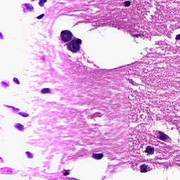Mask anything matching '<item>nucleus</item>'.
Returning a JSON list of instances; mask_svg holds the SVG:
<instances>
[{"label": "nucleus", "instance_id": "obj_8", "mask_svg": "<svg viewBox=\"0 0 180 180\" xmlns=\"http://www.w3.org/2000/svg\"><path fill=\"white\" fill-rule=\"evenodd\" d=\"M41 94H50L51 91L49 88L42 89L41 91Z\"/></svg>", "mask_w": 180, "mask_h": 180}, {"label": "nucleus", "instance_id": "obj_18", "mask_svg": "<svg viewBox=\"0 0 180 180\" xmlns=\"http://www.w3.org/2000/svg\"><path fill=\"white\" fill-rule=\"evenodd\" d=\"M175 40H180V34L176 35Z\"/></svg>", "mask_w": 180, "mask_h": 180}, {"label": "nucleus", "instance_id": "obj_13", "mask_svg": "<svg viewBox=\"0 0 180 180\" xmlns=\"http://www.w3.org/2000/svg\"><path fill=\"white\" fill-rule=\"evenodd\" d=\"M144 37V34H132V37H134V38H136V37Z\"/></svg>", "mask_w": 180, "mask_h": 180}, {"label": "nucleus", "instance_id": "obj_9", "mask_svg": "<svg viewBox=\"0 0 180 180\" xmlns=\"http://www.w3.org/2000/svg\"><path fill=\"white\" fill-rule=\"evenodd\" d=\"M16 129H18V130H23L25 129V127L22 124H17L15 125Z\"/></svg>", "mask_w": 180, "mask_h": 180}, {"label": "nucleus", "instance_id": "obj_22", "mask_svg": "<svg viewBox=\"0 0 180 180\" xmlns=\"http://www.w3.org/2000/svg\"><path fill=\"white\" fill-rule=\"evenodd\" d=\"M8 172H12V170L11 169H8Z\"/></svg>", "mask_w": 180, "mask_h": 180}, {"label": "nucleus", "instance_id": "obj_16", "mask_svg": "<svg viewBox=\"0 0 180 180\" xmlns=\"http://www.w3.org/2000/svg\"><path fill=\"white\" fill-rule=\"evenodd\" d=\"M13 81H14V82H16V84H18V85H19V84H20V82H19V79L16 77L13 78Z\"/></svg>", "mask_w": 180, "mask_h": 180}, {"label": "nucleus", "instance_id": "obj_12", "mask_svg": "<svg viewBox=\"0 0 180 180\" xmlns=\"http://www.w3.org/2000/svg\"><path fill=\"white\" fill-rule=\"evenodd\" d=\"M18 115L22 116V117H27L29 116V114L26 112H18Z\"/></svg>", "mask_w": 180, "mask_h": 180}, {"label": "nucleus", "instance_id": "obj_10", "mask_svg": "<svg viewBox=\"0 0 180 180\" xmlns=\"http://www.w3.org/2000/svg\"><path fill=\"white\" fill-rule=\"evenodd\" d=\"M130 5H131V2L130 1H126L124 2V6H125L126 8H129Z\"/></svg>", "mask_w": 180, "mask_h": 180}, {"label": "nucleus", "instance_id": "obj_6", "mask_svg": "<svg viewBox=\"0 0 180 180\" xmlns=\"http://www.w3.org/2000/svg\"><path fill=\"white\" fill-rule=\"evenodd\" d=\"M148 172V170H147V165H141L140 172L145 173V172Z\"/></svg>", "mask_w": 180, "mask_h": 180}, {"label": "nucleus", "instance_id": "obj_4", "mask_svg": "<svg viewBox=\"0 0 180 180\" xmlns=\"http://www.w3.org/2000/svg\"><path fill=\"white\" fill-rule=\"evenodd\" d=\"M154 147H152L151 146H148L146 148L145 153L146 154H148L149 155H153L154 154Z\"/></svg>", "mask_w": 180, "mask_h": 180}, {"label": "nucleus", "instance_id": "obj_17", "mask_svg": "<svg viewBox=\"0 0 180 180\" xmlns=\"http://www.w3.org/2000/svg\"><path fill=\"white\" fill-rule=\"evenodd\" d=\"M44 17V14H41V15H38L37 18V19H42Z\"/></svg>", "mask_w": 180, "mask_h": 180}, {"label": "nucleus", "instance_id": "obj_11", "mask_svg": "<svg viewBox=\"0 0 180 180\" xmlns=\"http://www.w3.org/2000/svg\"><path fill=\"white\" fill-rule=\"evenodd\" d=\"M47 2V0H39V6H44V4Z\"/></svg>", "mask_w": 180, "mask_h": 180}, {"label": "nucleus", "instance_id": "obj_5", "mask_svg": "<svg viewBox=\"0 0 180 180\" xmlns=\"http://www.w3.org/2000/svg\"><path fill=\"white\" fill-rule=\"evenodd\" d=\"M103 157V153H93L92 158L95 160H102Z\"/></svg>", "mask_w": 180, "mask_h": 180}, {"label": "nucleus", "instance_id": "obj_7", "mask_svg": "<svg viewBox=\"0 0 180 180\" xmlns=\"http://www.w3.org/2000/svg\"><path fill=\"white\" fill-rule=\"evenodd\" d=\"M24 5L27 9V11H33L34 9L33 6L30 5V4H25Z\"/></svg>", "mask_w": 180, "mask_h": 180}, {"label": "nucleus", "instance_id": "obj_1", "mask_svg": "<svg viewBox=\"0 0 180 180\" xmlns=\"http://www.w3.org/2000/svg\"><path fill=\"white\" fill-rule=\"evenodd\" d=\"M82 44V40L81 39H73L70 42L66 44V47L72 53H78L81 50V45Z\"/></svg>", "mask_w": 180, "mask_h": 180}, {"label": "nucleus", "instance_id": "obj_20", "mask_svg": "<svg viewBox=\"0 0 180 180\" xmlns=\"http://www.w3.org/2000/svg\"><path fill=\"white\" fill-rule=\"evenodd\" d=\"M13 110H19V108H15V107H13Z\"/></svg>", "mask_w": 180, "mask_h": 180}, {"label": "nucleus", "instance_id": "obj_21", "mask_svg": "<svg viewBox=\"0 0 180 180\" xmlns=\"http://www.w3.org/2000/svg\"><path fill=\"white\" fill-rule=\"evenodd\" d=\"M0 37L1 39H2L4 37V36L2 35V33L0 32Z\"/></svg>", "mask_w": 180, "mask_h": 180}, {"label": "nucleus", "instance_id": "obj_15", "mask_svg": "<svg viewBox=\"0 0 180 180\" xmlns=\"http://www.w3.org/2000/svg\"><path fill=\"white\" fill-rule=\"evenodd\" d=\"M26 154L28 157V158H33V155H32V153L29 151L26 152Z\"/></svg>", "mask_w": 180, "mask_h": 180}, {"label": "nucleus", "instance_id": "obj_2", "mask_svg": "<svg viewBox=\"0 0 180 180\" xmlns=\"http://www.w3.org/2000/svg\"><path fill=\"white\" fill-rule=\"evenodd\" d=\"M60 39L63 43H70L72 39V32L67 30L61 31Z\"/></svg>", "mask_w": 180, "mask_h": 180}, {"label": "nucleus", "instance_id": "obj_14", "mask_svg": "<svg viewBox=\"0 0 180 180\" xmlns=\"http://www.w3.org/2000/svg\"><path fill=\"white\" fill-rule=\"evenodd\" d=\"M63 175L67 176V175H70V170L65 169L64 170Z\"/></svg>", "mask_w": 180, "mask_h": 180}, {"label": "nucleus", "instance_id": "obj_19", "mask_svg": "<svg viewBox=\"0 0 180 180\" xmlns=\"http://www.w3.org/2000/svg\"><path fill=\"white\" fill-rule=\"evenodd\" d=\"M2 84H4L5 85V86H8V84H7V83H6V82H2Z\"/></svg>", "mask_w": 180, "mask_h": 180}, {"label": "nucleus", "instance_id": "obj_3", "mask_svg": "<svg viewBox=\"0 0 180 180\" xmlns=\"http://www.w3.org/2000/svg\"><path fill=\"white\" fill-rule=\"evenodd\" d=\"M158 134H159V136H157V139L161 140V141H167V140L169 139V136H168V135L165 134L164 132L161 131H158Z\"/></svg>", "mask_w": 180, "mask_h": 180}, {"label": "nucleus", "instance_id": "obj_23", "mask_svg": "<svg viewBox=\"0 0 180 180\" xmlns=\"http://www.w3.org/2000/svg\"><path fill=\"white\" fill-rule=\"evenodd\" d=\"M32 1H35V0H32Z\"/></svg>", "mask_w": 180, "mask_h": 180}]
</instances>
